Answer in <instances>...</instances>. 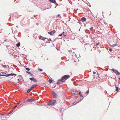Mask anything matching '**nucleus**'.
Returning a JSON list of instances; mask_svg holds the SVG:
<instances>
[{"instance_id": "nucleus-1", "label": "nucleus", "mask_w": 120, "mask_h": 120, "mask_svg": "<svg viewBox=\"0 0 120 120\" xmlns=\"http://www.w3.org/2000/svg\"><path fill=\"white\" fill-rule=\"evenodd\" d=\"M70 76L69 75H64L62 78L61 80H58L57 82L59 84H62L64 81L68 79L69 78Z\"/></svg>"}, {"instance_id": "nucleus-2", "label": "nucleus", "mask_w": 120, "mask_h": 120, "mask_svg": "<svg viewBox=\"0 0 120 120\" xmlns=\"http://www.w3.org/2000/svg\"><path fill=\"white\" fill-rule=\"evenodd\" d=\"M56 102V101L55 100H53L50 101L48 104L49 105H52Z\"/></svg>"}, {"instance_id": "nucleus-3", "label": "nucleus", "mask_w": 120, "mask_h": 120, "mask_svg": "<svg viewBox=\"0 0 120 120\" xmlns=\"http://www.w3.org/2000/svg\"><path fill=\"white\" fill-rule=\"evenodd\" d=\"M52 94L54 98H56L58 96L57 94H56L54 91H52Z\"/></svg>"}, {"instance_id": "nucleus-4", "label": "nucleus", "mask_w": 120, "mask_h": 120, "mask_svg": "<svg viewBox=\"0 0 120 120\" xmlns=\"http://www.w3.org/2000/svg\"><path fill=\"white\" fill-rule=\"evenodd\" d=\"M16 75L14 74L11 73L8 75H0V76H5L6 75L10 76L11 75L13 76V75Z\"/></svg>"}, {"instance_id": "nucleus-5", "label": "nucleus", "mask_w": 120, "mask_h": 120, "mask_svg": "<svg viewBox=\"0 0 120 120\" xmlns=\"http://www.w3.org/2000/svg\"><path fill=\"white\" fill-rule=\"evenodd\" d=\"M56 31L55 30H53L52 31L48 32V33L51 35H52L56 33Z\"/></svg>"}, {"instance_id": "nucleus-6", "label": "nucleus", "mask_w": 120, "mask_h": 120, "mask_svg": "<svg viewBox=\"0 0 120 120\" xmlns=\"http://www.w3.org/2000/svg\"><path fill=\"white\" fill-rule=\"evenodd\" d=\"M30 79L31 81H33L35 82H37V81L34 78H30L29 79Z\"/></svg>"}, {"instance_id": "nucleus-7", "label": "nucleus", "mask_w": 120, "mask_h": 120, "mask_svg": "<svg viewBox=\"0 0 120 120\" xmlns=\"http://www.w3.org/2000/svg\"><path fill=\"white\" fill-rule=\"evenodd\" d=\"M86 19V18L84 17H82L81 18V20L82 22H84L85 21Z\"/></svg>"}, {"instance_id": "nucleus-8", "label": "nucleus", "mask_w": 120, "mask_h": 120, "mask_svg": "<svg viewBox=\"0 0 120 120\" xmlns=\"http://www.w3.org/2000/svg\"><path fill=\"white\" fill-rule=\"evenodd\" d=\"M109 45L112 47H115L117 45V44H113L112 45H111L110 44H109Z\"/></svg>"}, {"instance_id": "nucleus-9", "label": "nucleus", "mask_w": 120, "mask_h": 120, "mask_svg": "<svg viewBox=\"0 0 120 120\" xmlns=\"http://www.w3.org/2000/svg\"><path fill=\"white\" fill-rule=\"evenodd\" d=\"M39 38L42 40L43 41H45V40L44 39V37H43L42 36H41L39 37Z\"/></svg>"}, {"instance_id": "nucleus-10", "label": "nucleus", "mask_w": 120, "mask_h": 120, "mask_svg": "<svg viewBox=\"0 0 120 120\" xmlns=\"http://www.w3.org/2000/svg\"><path fill=\"white\" fill-rule=\"evenodd\" d=\"M74 92L75 93H74V94H77L78 91L76 90H74Z\"/></svg>"}, {"instance_id": "nucleus-11", "label": "nucleus", "mask_w": 120, "mask_h": 120, "mask_svg": "<svg viewBox=\"0 0 120 120\" xmlns=\"http://www.w3.org/2000/svg\"><path fill=\"white\" fill-rule=\"evenodd\" d=\"M52 3H56V0H49Z\"/></svg>"}, {"instance_id": "nucleus-12", "label": "nucleus", "mask_w": 120, "mask_h": 120, "mask_svg": "<svg viewBox=\"0 0 120 120\" xmlns=\"http://www.w3.org/2000/svg\"><path fill=\"white\" fill-rule=\"evenodd\" d=\"M28 101L29 102H31L32 101V100L30 99H28L26 101H25L26 102H27Z\"/></svg>"}, {"instance_id": "nucleus-13", "label": "nucleus", "mask_w": 120, "mask_h": 120, "mask_svg": "<svg viewBox=\"0 0 120 120\" xmlns=\"http://www.w3.org/2000/svg\"><path fill=\"white\" fill-rule=\"evenodd\" d=\"M52 81H54L53 80H52L51 79H49V83H53V82H52Z\"/></svg>"}, {"instance_id": "nucleus-14", "label": "nucleus", "mask_w": 120, "mask_h": 120, "mask_svg": "<svg viewBox=\"0 0 120 120\" xmlns=\"http://www.w3.org/2000/svg\"><path fill=\"white\" fill-rule=\"evenodd\" d=\"M115 73L116 74V75H119V74H120V73L118 71H117V72L116 71Z\"/></svg>"}, {"instance_id": "nucleus-15", "label": "nucleus", "mask_w": 120, "mask_h": 120, "mask_svg": "<svg viewBox=\"0 0 120 120\" xmlns=\"http://www.w3.org/2000/svg\"><path fill=\"white\" fill-rule=\"evenodd\" d=\"M112 71L114 72H117V70H116L115 69H112Z\"/></svg>"}, {"instance_id": "nucleus-16", "label": "nucleus", "mask_w": 120, "mask_h": 120, "mask_svg": "<svg viewBox=\"0 0 120 120\" xmlns=\"http://www.w3.org/2000/svg\"><path fill=\"white\" fill-rule=\"evenodd\" d=\"M115 87L116 88V91H118V87L117 86H116V85H115Z\"/></svg>"}, {"instance_id": "nucleus-17", "label": "nucleus", "mask_w": 120, "mask_h": 120, "mask_svg": "<svg viewBox=\"0 0 120 120\" xmlns=\"http://www.w3.org/2000/svg\"><path fill=\"white\" fill-rule=\"evenodd\" d=\"M20 45V44L19 42L16 45V46L17 47H18Z\"/></svg>"}, {"instance_id": "nucleus-18", "label": "nucleus", "mask_w": 120, "mask_h": 120, "mask_svg": "<svg viewBox=\"0 0 120 120\" xmlns=\"http://www.w3.org/2000/svg\"><path fill=\"white\" fill-rule=\"evenodd\" d=\"M19 103H18L14 107H13L14 109L15 108L17 105H19Z\"/></svg>"}, {"instance_id": "nucleus-19", "label": "nucleus", "mask_w": 120, "mask_h": 120, "mask_svg": "<svg viewBox=\"0 0 120 120\" xmlns=\"http://www.w3.org/2000/svg\"><path fill=\"white\" fill-rule=\"evenodd\" d=\"M30 91H31V90H30V89H28V90L27 92V93H29Z\"/></svg>"}, {"instance_id": "nucleus-20", "label": "nucleus", "mask_w": 120, "mask_h": 120, "mask_svg": "<svg viewBox=\"0 0 120 120\" xmlns=\"http://www.w3.org/2000/svg\"><path fill=\"white\" fill-rule=\"evenodd\" d=\"M38 70L40 71H43V70L42 69L40 68H39L38 69Z\"/></svg>"}, {"instance_id": "nucleus-21", "label": "nucleus", "mask_w": 120, "mask_h": 120, "mask_svg": "<svg viewBox=\"0 0 120 120\" xmlns=\"http://www.w3.org/2000/svg\"><path fill=\"white\" fill-rule=\"evenodd\" d=\"M26 70H27V71H29L30 70L29 68H26Z\"/></svg>"}, {"instance_id": "nucleus-22", "label": "nucleus", "mask_w": 120, "mask_h": 120, "mask_svg": "<svg viewBox=\"0 0 120 120\" xmlns=\"http://www.w3.org/2000/svg\"><path fill=\"white\" fill-rule=\"evenodd\" d=\"M34 85H33L31 87V88H32V89H33L34 88Z\"/></svg>"}, {"instance_id": "nucleus-23", "label": "nucleus", "mask_w": 120, "mask_h": 120, "mask_svg": "<svg viewBox=\"0 0 120 120\" xmlns=\"http://www.w3.org/2000/svg\"><path fill=\"white\" fill-rule=\"evenodd\" d=\"M89 90H88L86 92V94H88L89 93Z\"/></svg>"}, {"instance_id": "nucleus-24", "label": "nucleus", "mask_w": 120, "mask_h": 120, "mask_svg": "<svg viewBox=\"0 0 120 120\" xmlns=\"http://www.w3.org/2000/svg\"><path fill=\"white\" fill-rule=\"evenodd\" d=\"M26 72L27 73H28V74H30V72L29 71H26Z\"/></svg>"}, {"instance_id": "nucleus-25", "label": "nucleus", "mask_w": 120, "mask_h": 120, "mask_svg": "<svg viewBox=\"0 0 120 120\" xmlns=\"http://www.w3.org/2000/svg\"><path fill=\"white\" fill-rule=\"evenodd\" d=\"M13 111H11V112H9V113L8 114H10V113H12Z\"/></svg>"}, {"instance_id": "nucleus-26", "label": "nucleus", "mask_w": 120, "mask_h": 120, "mask_svg": "<svg viewBox=\"0 0 120 120\" xmlns=\"http://www.w3.org/2000/svg\"><path fill=\"white\" fill-rule=\"evenodd\" d=\"M109 50L111 52L112 51V50L111 48H110Z\"/></svg>"}, {"instance_id": "nucleus-27", "label": "nucleus", "mask_w": 120, "mask_h": 120, "mask_svg": "<svg viewBox=\"0 0 120 120\" xmlns=\"http://www.w3.org/2000/svg\"><path fill=\"white\" fill-rule=\"evenodd\" d=\"M30 75L31 76L33 75L31 73H30Z\"/></svg>"}, {"instance_id": "nucleus-28", "label": "nucleus", "mask_w": 120, "mask_h": 120, "mask_svg": "<svg viewBox=\"0 0 120 120\" xmlns=\"http://www.w3.org/2000/svg\"><path fill=\"white\" fill-rule=\"evenodd\" d=\"M48 40L49 41H52L51 39L50 38H49L48 39Z\"/></svg>"}, {"instance_id": "nucleus-29", "label": "nucleus", "mask_w": 120, "mask_h": 120, "mask_svg": "<svg viewBox=\"0 0 120 120\" xmlns=\"http://www.w3.org/2000/svg\"><path fill=\"white\" fill-rule=\"evenodd\" d=\"M34 85V87H35L37 86V85L35 84V85Z\"/></svg>"}, {"instance_id": "nucleus-30", "label": "nucleus", "mask_w": 120, "mask_h": 120, "mask_svg": "<svg viewBox=\"0 0 120 120\" xmlns=\"http://www.w3.org/2000/svg\"><path fill=\"white\" fill-rule=\"evenodd\" d=\"M63 34H59V36H62V35Z\"/></svg>"}, {"instance_id": "nucleus-31", "label": "nucleus", "mask_w": 120, "mask_h": 120, "mask_svg": "<svg viewBox=\"0 0 120 120\" xmlns=\"http://www.w3.org/2000/svg\"><path fill=\"white\" fill-rule=\"evenodd\" d=\"M93 29V27H91V28H90V30H92V29Z\"/></svg>"}, {"instance_id": "nucleus-32", "label": "nucleus", "mask_w": 120, "mask_h": 120, "mask_svg": "<svg viewBox=\"0 0 120 120\" xmlns=\"http://www.w3.org/2000/svg\"><path fill=\"white\" fill-rule=\"evenodd\" d=\"M79 95H80L81 94V92H79Z\"/></svg>"}, {"instance_id": "nucleus-33", "label": "nucleus", "mask_w": 120, "mask_h": 120, "mask_svg": "<svg viewBox=\"0 0 120 120\" xmlns=\"http://www.w3.org/2000/svg\"><path fill=\"white\" fill-rule=\"evenodd\" d=\"M29 89H30L31 91L33 90V89H32V88H31V87Z\"/></svg>"}, {"instance_id": "nucleus-34", "label": "nucleus", "mask_w": 120, "mask_h": 120, "mask_svg": "<svg viewBox=\"0 0 120 120\" xmlns=\"http://www.w3.org/2000/svg\"><path fill=\"white\" fill-rule=\"evenodd\" d=\"M3 67H4V68H6V65H3Z\"/></svg>"}, {"instance_id": "nucleus-35", "label": "nucleus", "mask_w": 120, "mask_h": 120, "mask_svg": "<svg viewBox=\"0 0 120 120\" xmlns=\"http://www.w3.org/2000/svg\"><path fill=\"white\" fill-rule=\"evenodd\" d=\"M96 73V72H94H94H93V73H94V74H95Z\"/></svg>"}, {"instance_id": "nucleus-36", "label": "nucleus", "mask_w": 120, "mask_h": 120, "mask_svg": "<svg viewBox=\"0 0 120 120\" xmlns=\"http://www.w3.org/2000/svg\"><path fill=\"white\" fill-rule=\"evenodd\" d=\"M44 39H47V38H44Z\"/></svg>"}, {"instance_id": "nucleus-37", "label": "nucleus", "mask_w": 120, "mask_h": 120, "mask_svg": "<svg viewBox=\"0 0 120 120\" xmlns=\"http://www.w3.org/2000/svg\"><path fill=\"white\" fill-rule=\"evenodd\" d=\"M63 35L64 36H66V35L65 34H63Z\"/></svg>"}, {"instance_id": "nucleus-38", "label": "nucleus", "mask_w": 120, "mask_h": 120, "mask_svg": "<svg viewBox=\"0 0 120 120\" xmlns=\"http://www.w3.org/2000/svg\"><path fill=\"white\" fill-rule=\"evenodd\" d=\"M60 15L59 14L57 16H60Z\"/></svg>"}, {"instance_id": "nucleus-39", "label": "nucleus", "mask_w": 120, "mask_h": 120, "mask_svg": "<svg viewBox=\"0 0 120 120\" xmlns=\"http://www.w3.org/2000/svg\"><path fill=\"white\" fill-rule=\"evenodd\" d=\"M64 32H63V33L62 34H64Z\"/></svg>"}, {"instance_id": "nucleus-40", "label": "nucleus", "mask_w": 120, "mask_h": 120, "mask_svg": "<svg viewBox=\"0 0 120 120\" xmlns=\"http://www.w3.org/2000/svg\"><path fill=\"white\" fill-rule=\"evenodd\" d=\"M18 81H19V79H18Z\"/></svg>"}, {"instance_id": "nucleus-41", "label": "nucleus", "mask_w": 120, "mask_h": 120, "mask_svg": "<svg viewBox=\"0 0 120 120\" xmlns=\"http://www.w3.org/2000/svg\"><path fill=\"white\" fill-rule=\"evenodd\" d=\"M81 95V96H82V97H83V96H82V95H81H81Z\"/></svg>"}, {"instance_id": "nucleus-42", "label": "nucleus", "mask_w": 120, "mask_h": 120, "mask_svg": "<svg viewBox=\"0 0 120 120\" xmlns=\"http://www.w3.org/2000/svg\"><path fill=\"white\" fill-rule=\"evenodd\" d=\"M2 73H4V72H2Z\"/></svg>"}, {"instance_id": "nucleus-43", "label": "nucleus", "mask_w": 120, "mask_h": 120, "mask_svg": "<svg viewBox=\"0 0 120 120\" xmlns=\"http://www.w3.org/2000/svg\"><path fill=\"white\" fill-rule=\"evenodd\" d=\"M25 102H24L23 103H25Z\"/></svg>"}, {"instance_id": "nucleus-44", "label": "nucleus", "mask_w": 120, "mask_h": 120, "mask_svg": "<svg viewBox=\"0 0 120 120\" xmlns=\"http://www.w3.org/2000/svg\"><path fill=\"white\" fill-rule=\"evenodd\" d=\"M119 80H120V78H119Z\"/></svg>"}, {"instance_id": "nucleus-45", "label": "nucleus", "mask_w": 120, "mask_h": 120, "mask_svg": "<svg viewBox=\"0 0 120 120\" xmlns=\"http://www.w3.org/2000/svg\"><path fill=\"white\" fill-rule=\"evenodd\" d=\"M16 27H17V28H18V26H16Z\"/></svg>"}, {"instance_id": "nucleus-46", "label": "nucleus", "mask_w": 120, "mask_h": 120, "mask_svg": "<svg viewBox=\"0 0 120 120\" xmlns=\"http://www.w3.org/2000/svg\"><path fill=\"white\" fill-rule=\"evenodd\" d=\"M98 44H96V45H98Z\"/></svg>"}, {"instance_id": "nucleus-47", "label": "nucleus", "mask_w": 120, "mask_h": 120, "mask_svg": "<svg viewBox=\"0 0 120 120\" xmlns=\"http://www.w3.org/2000/svg\"><path fill=\"white\" fill-rule=\"evenodd\" d=\"M52 82H54V81H52Z\"/></svg>"}, {"instance_id": "nucleus-48", "label": "nucleus", "mask_w": 120, "mask_h": 120, "mask_svg": "<svg viewBox=\"0 0 120 120\" xmlns=\"http://www.w3.org/2000/svg\"><path fill=\"white\" fill-rule=\"evenodd\" d=\"M20 105H22V104H20Z\"/></svg>"}]
</instances>
